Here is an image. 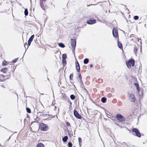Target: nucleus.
Wrapping results in <instances>:
<instances>
[{"mask_svg":"<svg viewBox=\"0 0 147 147\" xmlns=\"http://www.w3.org/2000/svg\"><path fill=\"white\" fill-rule=\"evenodd\" d=\"M34 35H32L31 36L29 40L28 41V46H29L32 42V41L33 40L34 38Z\"/></svg>","mask_w":147,"mask_h":147,"instance_id":"4468645a","label":"nucleus"},{"mask_svg":"<svg viewBox=\"0 0 147 147\" xmlns=\"http://www.w3.org/2000/svg\"><path fill=\"white\" fill-rule=\"evenodd\" d=\"M24 14L26 16H27L28 14V11L27 9H25L24 10Z\"/></svg>","mask_w":147,"mask_h":147,"instance_id":"bb28decb","label":"nucleus"},{"mask_svg":"<svg viewBox=\"0 0 147 147\" xmlns=\"http://www.w3.org/2000/svg\"><path fill=\"white\" fill-rule=\"evenodd\" d=\"M71 46L72 49V51H74L76 45V39H71Z\"/></svg>","mask_w":147,"mask_h":147,"instance_id":"6e6552de","label":"nucleus"},{"mask_svg":"<svg viewBox=\"0 0 147 147\" xmlns=\"http://www.w3.org/2000/svg\"><path fill=\"white\" fill-rule=\"evenodd\" d=\"M134 20H138V19L139 17L138 16H136L134 17Z\"/></svg>","mask_w":147,"mask_h":147,"instance_id":"2f4dec72","label":"nucleus"},{"mask_svg":"<svg viewBox=\"0 0 147 147\" xmlns=\"http://www.w3.org/2000/svg\"><path fill=\"white\" fill-rule=\"evenodd\" d=\"M118 40L119 39L118 38V47L120 49H123L122 45L120 42H119Z\"/></svg>","mask_w":147,"mask_h":147,"instance_id":"6ab92c4d","label":"nucleus"},{"mask_svg":"<svg viewBox=\"0 0 147 147\" xmlns=\"http://www.w3.org/2000/svg\"><path fill=\"white\" fill-rule=\"evenodd\" d=\"M78 140H79V144L80 145V144H81V143H82V140L81 138H78ZM80 145L81 146V145Z\"/></svg>","mask_w":147,"mask_h":147,"instance_id":"7c9ffc66","label":"nucleus"},{"mask_svg":"<svg viewBox=\"0 0 147 147\" xmlns=\"http://www.w3.org/2000/svg\"><path fill=\"white\" fill-rule=\"evenodd\" d=\"M76 64V69L77 71L78 72H80V67L78 61H76L75 63Z\"/></svg>","mask_w":147,"mask_h":147,"instance_id":"2eb2a0df","label":"nucleus"},{"mask_svg":"<svg viewBox=\"0 0 147 147\" xmlns=\"http://www.w3.org/2000/svg\"><path fill=\"white\" fill-rule=\"evenodd\" d=\"M86 22L89 24H93L96 22V20L94 19H90L87 21Z\"/></svg>","mask_w":147,"mask_h":147,"instance_id":"f8f14e48","label":"nucleus"},{"mask_svg":"<svg viewBox=\"0 0 147 147\" xmlns=\"http://www.w3.org/2000/svg\"><path fill=\"white\" fill-rule=\"evenodd\" d=\"M62 63L63 64H66V59H62Z\"/></svg>","mask_w":147,"mask_h":147,"instance_id":"f704fd0d","label":"nucleus"},{"mask_svg":"<svg viewBox=\"0 0 147 147\" xmlns=\"http://www.w3.org/2000/svg\"><path fill=\"white\" fill-rule=\"evenodd\" d=\"M113 34L114 37H118V32L116 28H114L113 30Z\"/></svg>","mask_w":147,"mask_h":147,"instance_id":"9b49d317","label":"nucleus"},{"mask_svg":"<svg viewBox=\"0 0 147 147\" xmlns=\"http://www.w3.org/2000/svg\"><path fill=\"white\" fill-rule=\"evenodd\" d=\"M78 77L79 78V79H80V81H82V77L81 75V74L80 73V72H78Z\"/></svg>","mask_w":147,"mask_h":147,"instance_id":"412c9836","label":"nucleus"},{"mask_svg":"<svg viewBox=\"0 0 147 147\" xmlns=\"http://www.w3.org/2000/svg\"><path fill=\"white\" fill-rule=\"evenodd\" d=\"M101 100L102 102L105 103L106 101V99L105 97H102L101 98Z\"/></svg>","mask_w":147,"mask_h":147,"instance_id":"393cba45","label":"nucleus"},{"mask_svg":"<svg viewBox=\"0 0 147 147\" xmlns=\"http://www.w3.org/2000/svg\"><path fill=\"white\" fill-rule=\"evenodd\" d=\"M122 7L125 12L126 13H129V10L127 7L126 6L123 5Z\"/></svg>","mask_w":147,"mask_h":147,"instance_id":"ddd939ff","label":"nucleus"},{"mask_svg":"<svg viewBox=\"0 0 147 147\" xmlns=\"http://www.w3.org/2000/svg\"><path fill=\"white\" fill-rule=\"evenodd\" d=\"M128 95L130 100L132 102H134L136 100L134 95L132 93H129Z\"/></svg>","mask_w":147,"mask_h":147,"instance_id":"1a4fd4ad","label":"nucleus"},{"mask_svg":"<svg viewBox=\"0 0 147 147\" xmlns=\"http://www.w3.org/2000/svg\"><path fill=\"white\" fill-rule=\"evenodd\" d=\"M74 116L77 119H81L82 118V117L81 115H80L77 111L74 110Z\"/></svg>","mask_w":147,"mask_h":147,"instance_id":"9d476101","label":"nucleus"},{"mask_svg":"<svg viewBox=\"0 0 147 147\" xmlns=\"http://www.w3.org/2000/svg\"><path fill=\"white\" fill-rule=\"evenodd\" d=\"M116 118L119 122L122 123L125 121V118L120 114H118L116 115Z\"/></svg>","mask_w":147,"mask_h":147,"instance_id":"39448f33","label":"nucleus"},{"mask_svg":"<svg viewBox=\"0 0 147 147\" xmlns=\"http://www.w3.org/2000/svg\"><path fill=\"white\" fill-rule=\"evenodd\" d=\"M135 61L132 59H129L126 62V64L127 67L129 68H131V67H134L135 65Z\"/></svg>","mask_w":147,"mask_h":147,"instance_id":"f03ea898","label":"nucleus"},{"mask_svg":"<svg viewBox=\"0 0 147 147\" xmlns=\"http://www.w3.org/2000/svg\"><path fill=\"white\" fill-rule=\"evenodd\" d=\"M90 67H92V64H90Z\"/></svg>","mask_w":147,"mask_h":147,"instance_id":"e433bc0d","label":"nucleus"},{"mask_svg":"<svg viewBox=\"0 0 147 147\" xmlns=\"http://www.w3.org/2000/svg\"><path fill=\"white\" fill-rule=\"evenodd\" d=\"M62 59H66L67 58V55L66 54H63L62 56Z\"/></svg>","mask_w":147,"mask_h":147,"instance_id":"b1692460","label":"nucleus"},{"mask_svg":"<svg viewBox=\"0 0 147 147\" xmlns=\"http://www.w3.org/2000/svg\"><path fill=\"white\" fill-rule=\"evenodd\" d=\"M66 125L67 127H69L70 126V123H69L68 122L66 121Z\"/></svg>","mask_w":147,"mask_h":147,"instance_id":"72a5a7b5","label":"nucleus"},{"mask_svg":"<svg viewBox=\"0 0 147 147\" xmlns=\"http://www.w3.org/2000/svg\"><path fill=\"white\" fill-rule=\"evenodd\" d=\"M49 0H40V5L42 9L45 10L46 6V3Z\"/></svg>","mask_w":147,"mask_h":147,"instance_id":"423d86ee","label":"nucleus"},{"mask_svg":"<svg viewBox=\"0 0 147 147\" xmlns=\"http://www.w3.org/2000/svg\"><path fill=\"white\" fill-rule=\"evenodd\" d=\"M73 74H71L69 76V79L70 80H73Z\"/></svg>","mask_w":147,"mask_h":147,"instance_id":"c85d7f7f","label":"nucleus"},{"mask_svg":"<svg viewBox=\"0 0 147 147\" xmlns=\"http://www.w3.org/2000/svg\"><path fill=\"white\" fill-rule=\"evenodd\" d=\"M14 65H11V67H9L8 68L4 67L1 69V71L2 72L3 74H8V73H10L12 72H13L15 69H14Z\"/></svg>","mask_w":147,"mask_h":147,"instance_id":"f257e3e1","label":"nucleus"},{"mask_svg":"<svg viewBox=\"0 0 147 147\" xmlns=\"http://www.w3.org/2000/svg\"><path fill=\"white\" fill-rule=\"evenodd\" d=\"M58 45L59 47L62 48H64L65 47V45L62 43H59L58 44Z\"/></svg>","mask_w":147,"mask_h":147,"instance_id":"4be33fe9","label":"nucleus"},{"mask_svg":"<svg viewBox=\"0 0 147 147\" xmlns=\"http://www.w3.org/2000/svg\"><path fill=\"white\" fill-rule=\"evenodd\" d=\"M134 53L136 54L137 52L138 51V49L137 48V47H134Z\"/></svg>","mask_w":147,"mask_h":147,"instance_id":"a878e982","label":"nucleus"},{"mask_svg":"<svg viewBox=\"0 0 147 147\" xmlns=\"http://www.w3.org/2000/svg\"><path fill=\"white\" fill-rule=\"evenodd\" d=\"M26 110L27 112L28 113H31V110L30 108H26Z\"/></svg>","mask_w":147,"mask_h":147,"instance_id":"c756f323","label":"nucleus"},{"mask_svg":"<svg viewBox=\"0 0 147 147\" xmlns=\"http://www.w3.org/2000/svg\"><path fill=\"white\" fill-rule=\"evenodd\" d=\"M132 131L135 133L136 136L139 138L141 137V134L138 129L136 128H133L132 129Z\"/></svg>","mask_w":147,"mask_h":147,"instance_id":"0eeeda50","label":"nucleus"},{"mask_svg":"<svg viewBox=\"0 0 147 147\" xmlns=\"http://www.w3.org/2000/svg\"><path fill=\"white\" fill-rule=\"evenodd\" d=\"M134 84L136 87L137 90L138 92L140 91V89L139 87V85L138 84V83H135Z\"/></svg>","mask_w":147,"mask_h":147,"instance_id":"f3484780","label":"nucleus"},{"mask_svg":"<svg viewBox=\"0 0 147 147\" xmlns=\"http://www.w3.org/2000/svg\"><path fill=\"white\" fill-rule=\"evenodd\" d=\"M39 119V118H38V117H37L36 118V119L37 120V119Z\"/></svg>","mask_w":147,"mask_h":147,"instance_id":"58836bf2","label":"nucleus"},{"mask_svg":"<svg viewBox=\"0 0 147 147\" xmlns=\"http://www.w3.org/2000/svg\"><path fill=\"white\" fill-rule=\"evenodd\" d=\"M11 74L9 73H8V74L4 75L3 74L0 75V81L3 82L9 78L11 77Z\"/></svg>","mask_w":147,"mask_h":147,"instance_id":"7ed1b4c3","label":"nucleus"},{"mask_svg":"<svg viewBox=\"0 0 147 147\" xmlns=\"http://www.w3.org/2000/svg\"><path fill=\"white\" fill-rule=\"evenodd\" d=\"M36 147H45L44 145L42 143H39Z\"/></svg>","mask_w":147,"mask_h":147,"instance_id":"dca6fc26","label":"nucleus"},{"mask_svg":"<svg viewBox=\"0 0 147 147\" xmlns=\"http://www.w3.org/2000/svg\"><path fill=\"white\" fill-rule=\"evenodd\" d=\"M40 130L42 131H46L48 130L49 127L46 124L41 123L40 125Z\"/></svg>","mask_w":147,"mask_h":147,"instance_id":"20e7f679","label":"nucleus"},{"mask_svg":"<svg viewBox=\"0 0 147 147\" xmlns=\"http://www.w3.org/2000/svg\"><path fill=\"white\" fill-rule=\"evenodd\" d=\"M9 64V63L5 60H4L2 62V65L3 66H6Z\"/></svg>","mask_w":147,"mask_h":147,"instance_id":"aec40b11","label":"nucleus"},{"mask_svg":"<svg viewBox=\"0 0 147 147\" xmlns=\"http://www.w3.org/2000/svg\"><path fill=\"white\" fill-rule=\"evenodd\" d=\"M68 147H72V144L71 142H68Z\"/></svg>","mask_w":147,"mask_h":147,"instance_id":"473e14b6","label":"nucleus"},{"mask_svg":"<svg viewBox=\"0 0 147 147\" xmlns=\"http://www.w3.org/2000/svg\"><path fill=\"white\" fill-rule=\"evenodd\" d=\"M17 60H18V59H15L13 60L12 61V62L14 63H15L17 61Z\"/></svg>","mask_w":147,"mask_h":147,"instance_id":"c9c22d12","label":"nucleus"},{"mask_svg":"<svg viewBox=\"0 0 147 147\" xmlns=\"http://www.w3.org/2000/svg\"><path fill=\"white\" fill-rule=\"evenodd\" d=\"M47 120V119H43V120Z\"/></svg>","mask_w":147,"mask_h":147,"instance_id":"ea45409f","label":"nucleus"},{"mask_svg":"<svg viewBox=\"0 0 147 147\" xmlns=\"http://www.w3.org/2000/svg\"><path fill=\"white\" fill-rule=\"evenodd\" d=\"M89 61V59H85L84 61V64H86L88 63Z\"/></svg>","mask_w":147,"mask_h":147,"instance_id":"5701e85b","label":"nucleus"},{"mask_svg":"<svg viewBox=\"0 0 147 147\" xmlns=\"http://www.w3.org/2000/svg\"><path fill=\"white\" fill-rule=\"evenodd\" d=\"M1 57H2V55H1Z\"/></svg>","mask_w":147,"mask_h":147,"instance_id":"a19ab883","label":"nucleus"},{"mask_svg":"<svg viewBox=\"0 0 147 147\" xmlns=\"http://www.w3.org/2000/svg\"><path fill=\"white\" fill-rule=\"evenodd\" d=\"M68 139V137L67 136H65L64 137L62 138V140L63 142H66L67 141Z\"/></svg>","mask_w":147,"mask_h":147,"instance_id":"a211bd4d","label":"nucleus"},{"mask_svg":"<svg viewBox=\"0 0 147 147\" xmlns=\"http://www.w3.org/2000/svg\"><path fill=\"white\" fill-rule=\"evenodd\" d=\"M27 45V42H26V43H25L24 44V46L25 47L26 45Z\"/></svg>","mask_w":147,"mask_h":147,"instance_id":"4c0bfd02","label":"nucleus"},{"mask_svg":"<svg viewBox=\"0 0 147 147\" xmlns=\"http://www.w3.org/2000/svg\"><path fill=\"white\" fill-rule=\"evenodd\" d=\"M70 98L71 99L74 100L75 99V97L74 95L72 94L71 95Z\"/></svg>","mask_w":147,"mask_h":147,"instance_id":"cd10ccee","label":"nucleus"}]
</instances>
